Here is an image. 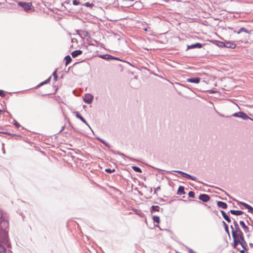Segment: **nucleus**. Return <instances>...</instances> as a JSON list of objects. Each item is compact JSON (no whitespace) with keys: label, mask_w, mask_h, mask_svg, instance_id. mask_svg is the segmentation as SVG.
<instances>
[{"label":"nucleus","mask_w":253,"mask_h":253,"mask_svg":"<svg viewBox=\"0 0 253 253\" xmlns=\"http://www.w3.org/2000/svg\"><path fill=\"white\" fill-rule=\"evenodd\" d=\"M98 140H99L100 142H101L102 144L105 145L106 146H107L108 148L110 147V144L107 142L105 140L101 139L100 137H97L96 138Z\"/></svg>","instance_id":"25"},{"label":"nucleus","mask_w":253,"mask_h":253,"mask_svg":"<svg viewBox=\"0 0 253 253\" xmlns=\"http://www.w3.org/2000/svg\"><path fill=\"white\" fill-rule=\"evenodd\" d=\"M224 47H227L231 49H234L236 47V44L233 42H224Z\"/></svg>","instance_id":"15"},{"label":"nucleus","mask_w":253,"mask_h":253,"mask_svg":"<svg viewBox=\"0 0 253 253\" xmlns=\"http://www.w3.org/2000/svg\"><path fill=\"white\" fill-rule=\"evenodd\" d=\"M220 212L224 219L228 223L231 222V219L230 217L228 216V215L226 214V213L224 211L222 210L220 211Z\"/></svg>","instance_id":"19"},{"label":"nucleus","mask_w":253,"mask_h":253,"mask_svg":"<svg viewBox=\"0 0 253 253\" xmlns=\"http://www.w3.org/2000/svg\"><path fill=\"white\" fill-rule=\"evenodd\" d=\"M216 45L219 47H224L225 43L224 42L216 41Z\"/></svg>","instance_id":"28"},{"label":"nucleus","mask_w":253,"mask_h":253,"mask_svg":"<svg viewBox=\"0 0 253 253\" xmlns=\"http://www.w3.org/2000/svg\"><path fill=\"white\" fill-rule=\"evenodd\" d=\"M199 199L204 202H207L210 200V197L206 194H201L199 196Z\"/></svg>","instance_id":"10"},{"label":"nucleus","mask_w":253,"mask_h":253,"mask_svg":"<svg viewBox=\"0 0 253 253\" xmlns=\"http://www.w3.org/2000/svg\"><path fill=\"white\" fill-rule=\"evenodd\" d=\"M235 237H236V240L237 241V243H235V241L233 240V243L236 245L238 243H239V241H238V239L239 240L243 239V238H244L243 234L242 232L241 231V230L239 231V232H237L235 234Z\"/></svg>","instance_id":"13"},{"label":"nucleus","mask_w":253,"mask_h":253,"mask_svg":"<svg viewBox=\"0 0 253 253\" xmlns=\"http://www.w3.org/2000/svg\"><path fill=\"white\" fill-rule=\"evenodd\" d=\"M250 245L251 247L253 246V243H250Z\"/></svg>","instance_id":"48"},{"label":"nucleus","mask_w":253,"mask_h":253,"mask_svg":"<svg viewBox=\"0 0 253 253\" xmlns=\"http://www.w3.org/2000/svg\"><path fill=\"white\" fill-rule=\"evenodd\" d=\"M2 151H3V153H5V151H4V150H2Z\"/></svg>","instance_id":"52"},{"label":"nucleus","mask_w":253,"mask_h":253,"mask_svg":"<svg viewBox=\"0 0 253 253\" xmlns=\"http://www.w3.org/2000/svg\"><path fill=\"white\" fill-rule=\"evenodd\" d=\"M186 249L188 250L189 253H197V252L194 251L192 249L188 247H186Z\"/></svg>","instance_id":"38"},{"label":"nucleus","mask_w":253,"mask_h":253,"mask_svg":"<svg viewBox=\"0 0 253 253\" xmlns=\"http://www.w3.org/2000/svg\"><path fill=\"white\" fill-rule=\"evenodd\" d=\"M51 77L50 76L48 79H47L45 81L41 83L40 84H39L37 86V87H40L42 85H43L45 84H46L48 83H49V82L50 81V80H51Z\"/></svg>","instance_id":"24"},{"label":"nucleus","mask_w":253,"mask_h":253,"mask_svg":"<svg viewBox=\"0 0 253 253\" xmlns=\"http://www.w3.org/2000/svg\"><path fill=\"white\" fill-rule=\"evenodd\" d=\"M160 189V186L157 187V188H155L154 191V194H156L157 191H158V190H159Z\"/></svg>","instance_id":"42"},{"label":"nucleus","mask_w":253,"mask_h":253,"mask_svg":"<svg viewBox=\"0 0 253 253\" xmlns=\"http://www.w3.org/2000/svg\"><path fill=\"white\" fill-rule=\"evenodd\" d=\"M196 202H197V203H201V202H200V201H196Z\"/></svg>","instance_id":"50"},{"label":"nucleus","mask_w":253,"mask_h":253,"mask_svg":"<svg viewBox=\"0 0 253 253\" xmlns=\"http://www.w3.org/2000/svg\"><path fill=\"white\" fill-rule=\"evenodd\" d=\"M240 224L241 225V226H242V227L243 228V229H244V231L246 233L249 232V227L246 225L245 222L243 221H240Z\"/></svg>","instance_id":"20"},{"label":"nucleus","mask_w":253,"mask_h":253,"mask_svg":"<svg viewBox=\"0 0 253 253\" xmlns=\"http://www.w3.org/2000/svg\"><path fill=\"white\" fill-rule=\"evenodd\" d=\"M153 220L154 222H156L157 223H159L160 222V217L157 215H154L153 216Z\"/></svg>","instance_id":"29"},{"label":"nucleus","mask_w":253,"mask_h":253,"mask_svg":"<svg viewBox=\"0 0 253 253\" xmlns=\"http://www.w3.org/2000/svg\"><path fill=\"white\" fill-rule=\"evenodd\" d=\"M56 73H57V69H56L52 73V76H53L54 80L55 81H56L58 79V76H57Z\"/></svg>","instance_id":"32"},{"label":"nucleus","mask_w":253,"mask_h":253,"mask_svg":"<svg viewBox=\"0 0 253 253\" xmlns=\"http://www.w3.org/2000/svg\"><path fill=\"white\" fill-rule=\"evenodd\" d=\"M242 32H244L248 34H251L252 33V31H249L244 27L241 28L238 31H234V32L237 33L238 34H239Z\"/></svg>","instance_id":"21"},{"label":"nucleus","mask_w":253,"mask_h":253,"mask_svg":"<svg viewBox=\"0 0 253 253\" xmlns=\"http://www.w3.org/2000/svg\"><path fill=\"white\" fill-rule=\"evenodd\" d=\"M229 212H230L231 214L233 215H236L237 216L241 215L244 213L243 211L240 210H231L229 211Z\"/></svg>","instance_id":"16"},{"label":"nucleus","mask_w":253,"mask_h":253,"mask_svg":"<svg viewBox=\"0 0 253 253\" xmlns=\"http://www.w3.org/2000/svg\"><path fill=\"white\" fill-rule=\"evenodd\" d=\"M74 113L75 114V116L77 118L79 119L82 122L84 123L85 125H86L91 129L89 125H88V124L86 122L85 120L82 116V115L80 114V113L79 112L76 111V112H74Z\"/></svg>","instance_id":"11"},{"label":"nucleus","mask_w":253,"mask_h":253,"mask_svg":"<svg viewBox=\"0 0 253 253\" xmlns=\"http://www.w3.org/2000/svg\"><path fill=\"white\" fill-rule=\"evenodd\" d=\"M160 207L158 206H152L150 208V212L153 213L154 211H159Z\"/></svg>","instance_id":"26"},{"label":"nucleus","mask_w":253,"mask_h":253,"mask_svg":"<svg viewBox=\"0 0 253 253\" xmlns=\"http://www.w3.org/2000/svg\"><path fill=\"white\" fill-rule=\"evenodd\" d=\"M132 169H133V170L136 172H142V170L141 169L137 166H132Z\"/></svg>","instance_id":"30"},{"label":"nucleus","mask_w":253,"mask_h":253,"mask_svg":"<svg viewBox=\"0 0 253 253\" xmlns=\"http://www.w3.org/2000/svg\"><path fill=\"white\" fill-rule=\"evenodd\" d=\"M0 96L3 97L5 96V94L3 90H0Z\"/></svg>","instance_id":"41"},{"label":"nucleus","mask_w":253,"mask_h":253,"mask_svg":"<svg viewBox=\"0 0 253 253\" xmlns=\"http://www.w3.org/2000/svg\"><path fill=\"white\" fill-rule=\"evenodd\" d=\"M0 133H6V134H9V135H14V136H15V135H16V134H11V133H8V132H0Z\"/></svg>","instance_id":"45"},{"label":"nucleus","mask_w":253,"mask_h":253,"mask_svg":"<svg viewBox=\"0 0 253 253\" xmlns=\"http://www.w3.org/2000/svg\"><path fill=\"white\" fill-rule=\"evenodd\" d=\"M222 223L224 226L225 232L227 233L229 237H230V233L228 225L226 223V222L224 221H222Z\"/></svg>","instance_id":"27"},{"label":"nucleus","mask_w":253,"mask_h":253,"mask_svg":"<svg viewBox=\"0 0 253 253\" xmlns=\"http://www.w3.org/2000/svg\"><path fill=\"white\" fill-rule=\"evenodd\" d=\"M115 171V169H105V171L108 172V173H111L112 172H113Z\"/></svg>","instance_id":"35"},{"label":"nucleus","mask_w":253,"mask_h":253,"mask_svg":"<svg viewBox=\"0 0 253 253\" xmlns=\"http://www.w3.org/2000/svg\"><path fill=\"white\" fill-rule=\"evenodd\" d=\"M233 224H234V226L235 227L234 228H233L232 225L230 226V228L232 229V237L233 238V240L235 241V243H237V240L236 239V237H235V234L237 232H239V231H240L241 229L239 227V226L237 222L235 219H233Z\"/></svg>","instance_id":"2"},{"label":"nucleus","mask_w":253,"mask_h":253,"mask_svg":"<svg viewBox=\"0 0 253 253\" xmlns=\"http://www.w3.org/2000/svg\"><path fill=\"white\" fill-rule=\"evenodd\" d=\"M186 81L188 83L198 84L201 81V78L200 77L191 78L187 79Z\"/></svg>","instance_id":"14"},{"label":"nucleus","mask_w":253,"mask_h":253,"mask_svg":"<svg viewBox=\"0 0 253 253\" xmlns=\"http://www.w3.org/2000/svg\"><path fill=\"white\" fill-rule=\"evenodd\" d=\"M217 206L219 208H221L223 209H225L227 208V205L226 203L222 201H217Z\"/></svg>","instance_id":"17"},{"label":"nucleus","mask_w":253,"mask_h":253,"mask_svg":"<svg viewBox=\"0 0 253 253\" xmlns=\"http://www.w3.org/2000/svg\"><path fill=\"white\" fill-rule=\"evenodd\" d=\"M100 58L105 59L107 61H109L111 60H120V59L114 56H113L109 54H104V55H101L99 56Z\"/></svg>","instance_id":"6"},{"label":"nucleus","mask_w":253,"mask_h":253,"mask_svg":"<svg viewBox=\"0 0 253 253\" xmlns=\"http://www.w3.org/2000/svg\"><path fill=\"white\" fill-rule=\"evenodd\" d=\"M240 252H241V253H243V252H244V251H240Z\"/></svg>","instance_id":"53"},{"label":"nucleus","mask_w":253,"mask_h":253,"mask_svg":"<svg viewBox=\"0 0 253 253\" xmlns=\"http://www.w3.org/2000/svg\"><path fill=\"white\" fill-rule=\"evenodd\" d=\"M238 241H239V243H238L237 244L235 245V244L233 243L234 248H237V246L239 245H240L243 248V249L246 250L247 244L245 241L244 238H243V239H238Z\"/></svg>","instance_id":"8"},{"label":"nucleus","mask_w":253,"mask_h":253,"mask_svg":"<svg viewBox=\"0 0 253 253\" xmlns=\"http://www.w3.org/2000/svg\"><path fill=\"white\" fill-rule=\"evenodd\" d=\"M232 116L234 117L240 118L244 120L249 119L251 121H253V119L250 118L246 114L242 111L235 113L232 115Z\"/></svg>","instance_id":"4"},{"label":"nucleus","mask_w":253,"mask_h":253,"mask_svg":"<svg viewBox=\"0 0 253 253\" xmlns=\"http://www.w3.org/2000/svg\"><path fill=\"white\" fill-rule=\"evenodd\" d=\"M188 196L190 198H194L195 197V193L192 191H190L188 193Z\"/></svg>","instance_id":"34"},{"label":"nucleus","mask_w":253,"mask_h":253,"mask_svg":"<svg viewBox=\"0 0 253 253\" xmlns=\"http://www.w3.org/2000/svg\"><path fill=\"white\" fill-rule=\"evenodd\" d=\"M83 33L84 37H89V34L88 32L86 31H84L83 32Z\"/></svg>","instance_id":"40"},{"label":"nucleus","mask_w":253,"mask_h":253,"mask_svg":"<svg viewBox=\"0 0 253 253\" xmlns=\"http://www.w3.org/2000/svg\"><path fill=\"white\" fill-rule=\"evenodd\" d=\"M185 193L184 191V187L183 186H179L177 191V194L179 195H181L184 194Z\"/></svg>","instance_id":"22"},{"label":"nucleus","mask_w":253,"mask_h":253,"mask_svg":"<svg viewBox=\"0 0 253 253\" xmlns=\"http://www.w3.org/2000/svg\"><path fill=\"white\" fill-rule=\"evenodd\" d=\"M93 96L90 94H85L83 97L84 102L89 104L92 103Z\"/></svg>","instance_id":"7"},{"label":"nucleus","mask_w":253,"mask_h":253,"mask_svg":"<svg viewBox=\"0 0 253 253\" xmlns=\"http://www.w3.org/2000/svg\"><path fill=\"white\" fill-rule=\"evenodd\" d=\"M120 155H124L123 153H120Z\"/></svg>","instance_id":"49"},{"label":"nucleus","mask_w":253,"mask_h":253,"mask_svg":"<svg viewBox=\"0 0 253 253\" xmlns=\"http://www.w3.org/2000/svg\"><path fill=\"white\" fill-rule=\"evenodd\" d=\"M9 223L2 216L0 218V242L7 243L8 242V231Z\"/></svg>","instance_id":"1"},{"label":"nucleus","mask_w":253,"mask_h":253,"mask_svg":"<svg viewBox=\"0 0 253 253\" xmlns=\"http://www.w3.org/2000/svg\"><path fill=\"white\" fill-rule=\"evenodd\" d=\"M238 204L241 205L248 210V212L253 213V208L250 205L243 202L236 201Z\"/></svg>","instance_id":"9"},{"label":"nucleus","mask_w":253,"mask_h":253,"mask_svg":"<svg viewBox=\"0 0 253 253\" xmlns=\"http://www.w3.org/2000/svg\"><path fill=\"white\" fill-rule=\"evenodd\" d=\"M83 5H84L86 7H92L94 6V4L92 3H89V2H85L83 4Z\"/></svg>","instance_id":"33"},{"label":"nucleus","mask_w":253,"mask_h":253,"mask_svg":"<svg viewBox=\"0 0 253 253\" xmlns=\"http://www.w3.org/2000/svg\"><path fill=\"white\" fill-rule=\"evenodd\" d=\"M249 220H250V221L249 220H247V222L248 224L249 225H252V226H253V221L251 219V218H250V217L249 218Z\"/></svg>","instance_id":"37"},{"label":"nucleus","mask_w":253,"mask_h":253,"mask_svg":"<svg viewBox=\"0 0 253 253\" xmlns=\"http://www.w3.org/2000/svg\"><path fill=\"white\" fill-rule=\"evenodd\" d=\"M3 112L2 110L0 109V115L1 114V113Z\"/></svg>","instance_id":"47"},{"label":"nucleus","mask_w":253,"mask_h":253,"mask_svg":"<svg viewBox=\"0 0 253 253\" xmlns=\"http://www.w3.org/2000/svg\"><path fill=\"white\" fill-rule=\"evenodd\" d=\"M6 249L5 247L0 244V253H5Z\"/></svg>","instance_id":"31"},{"label":"nucleus","mask_w":253,"mask_h":253,"mask_svg":"<svg viewBox=\"0 0 253 253\" xmlns=\"http://www.w3.org/2000/svg\"><path fill=\"white\" fill-rule=\"evenodd\" d=\"M81 3V2L78 0H74L73 1V4L74 5H77Z\"/></svg>","instance_id":"39"},{"label":"nucleus","mask_w":253,"mask_h":253,"mask_svg":"<svg viewBox=\"0 0 253 253\" xmlns=\"http://www.w3.org/2000/svg\"><path fill=\"white\" fill-rule=\"evenodd\" d=\"M13 124L15 125V126L16 127H19L21 125H20L19 123H18L16 121H15L14 119L13 120Z\"/></svg>","instance_id":"36"},{"label":"nucleus","mask_w":253,"mask_h":253,"mask_svg":"<svg viewBox=\"0 0 253 253\" xmlns=\"http://www.w3.org/2000/svg\"><path fill=\"white\" fill-rule=\"evenodd\" d=\"M210 93H213V91H210Z\"/></svg>","instance_id":"51"},{"label":"nucleus","mask_w":253,"mask_h":253,"mask_svg":"<svg viewBox=\"0 0 253 253\" xmlns=\"http://www.w3.org/2000/svg\"><path fill=\"white\" fill-rule=\"evenodd\" d=\"M202 44L201 43L197 42L191 45H188L187 46V49H193L195 48H201L202 47Z\"/></svg>","instance_id":"12"},{"label":"nucleus","mask_w":253,"mask_h":253,"mask_svg":"<svg viewBox=\"0 0 253 253\" xmlns=\"http://www.w3.org/2000/svg\"><path fill=\"white\" fill-rule=\"evenodd\" d=\"M126 158H127V159H129V160H131L132 161H135V159H134L133 158H130V157H129L128 156H126Z\"/></svg>","instance_id":"44"},{"label":"nucleus","mask_w":253,"mask_h":253,"mask_svg":"<svg viewBox=\"0 0 253 253\" xmlns=\"http://www.w3.org/2000/svg\"><path fill=\"white\" fill-rule=\"evenodd\" d=\"M162 1L165 2H168L169 1V0H162Z\"/></svg>","instance_id":"46"},{"label":"nucleus","mask_w":253,"mask_h":253,"mask_svg":"<svg viewBox=\"0 0 253 253\" xmlns=\"http://www.w3.org/2000/svg\"><path fill=\"white\" fill-rule=\"evenodd\" d=\"M176 172L178 173L181 176H182L183 177H184L185 178L190 179L195 181H197V178L195 176L191 175L187 173H185V172L180 171V170H172V171H171L170 172V173H172V172Z\"/></svg>","instance_id":"3"},{"label":"nucleus","mask_w":253,"mask_h":253,"mask_svg":"<svg viewBox=\"0 0 253 253\" xmlns=\"http://www.w3.org/2000/svg\"><path fill=\"white\" fill-rule=\"evenodd\" d=\"M83 53V51L81 50H76L73 51L71 53V55L73 58L76 57L82 54Z\"/></svg>","instance_id":"18"},{"label":"nucleus","mask_w":253,"mask_h":253,"mask_svg":"<svg viewBox=\"0 0 253 253\" xmlns=\"http://www.w3.org/2000/svg\"><path fill=\"white\" fill-rule=\"evenodd\" d=\"M64 59L65 60V65H66V66H67L69 63H70L71 62L72 60L71 56L70 55H66Z\"/></svg>","instance_id":"23"},{"label":"nucleus","mask_w":253,"mask_h":253,"mask_svg":"<svg viewBox=\"0 0 253 253\" xmlns=\"http://www.w3.org/2000/svg\"><path fill=\"white\" fill-rule=\"evenodd\" d=\"M65 125L63 126H62L61 129L60 130L59 133L61 132L65 129Z\"/></svg>","instance_id":"43"},{"label":"nucleus","mask_w":253,"mask_h":253,"mask_svg":"<svg viewBox=\"0 0 253 253\" xmlns=\"http://www.w3.org/2000/svg\"><path fill=\"white\" fill-rule=\"evenodd\" d=\"M18 5L22 7L26 12L30 11L31 10V7L32 6V2L20 1L18 2Z\"/></svg>","instance_id":"5"}]
</instances>
